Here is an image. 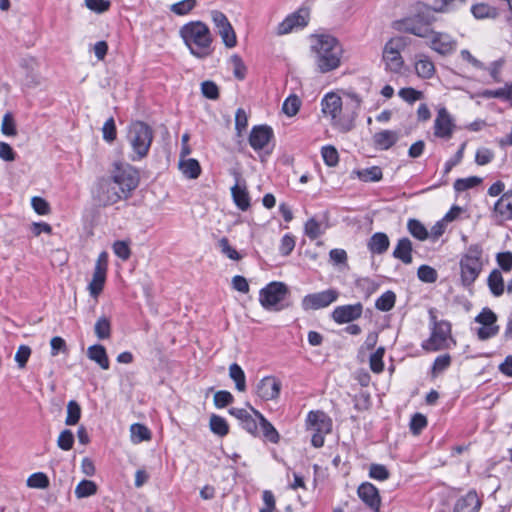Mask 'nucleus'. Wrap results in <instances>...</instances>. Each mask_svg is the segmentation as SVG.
I'll use <instances>...</instances> for the list:
<instances>
[{"mask_svg": "<svg viewBox=\"0 0 512 512\" xmlns=\"http://www.w3.org/2000/svg\"><path fill=\"white\" fill-rule=\"evenodd\" d=\"M362 99L355 93H345L341 98L334 92H329L321 100V111L330 119L332 127L342 133L351 131L355 126Z\"/></svg>", "mask_w": 512, "mask_h": 512, "instance_id": "f257e3e1", "label": "nucleus"}, {"mask_svg": "<svg viewBox=\"0 0 512 512\" xmlns=\"http://www.w3.org/2000/svg\"><path fill=\"white\" fill-rule=\"evenodd\" d=\"M180 37L190 53L197 58H205L212 52V35L209 27L201 21H191L179 30Z\"/></svg>", "mask_w": 512, "mask_h": 512, "instance_id": "f03ea898", "label": "nucleus"}, {"mask_svg": "<svg viewBox=\"0 0 512 512\" xmlns=\"http://www.w3.org/2000/svg\"><path fill=\"white\" fill-rule=\"evenodd\" d=\"M313 49L316 53V64L322 73L339 67L342 47L336 38L330 35H320L317 37Z\"/></svg>", "mask_w": 512, "mask_h": 512, "instance_id": "7ed1b4c3", "label": "nucleus"}, {"mask_svg": "<svg viewBox=\"0 0 512 512\" xmlns=\"http://www.w3.org/2000/svg\"><path fill=\"white\" fill-rule=\"evenodd\" d=\"M459 267L462 286L465 288L471 287L484 267L482 247L479 244L470 245L462 254Z\"/></svg>", "mask_w": 512, "mask_h": 512, "instance_id": "20e7f679", "label": "nucleus"}, {"mask_svg": "<svg viewBox=\"0 0 512 512\" xmlns=\"http://www.w3.org/2000/svg\"><path fill=\"white\" fill-rule=\"evenodd\" d=\"M430 336L423 341L422 348L428 352H435L450 348V344H455L451 335V324L446 320H438L434 309L429 310Z\"/></svg>", "mask_w": 512, "mask_h": 512, "instance_id": "39448f33", "label": "nucleus"}, {"mask_svg": "<svg viewBox=\"0 0 512 512\" xmlns=\"http://www.w3.org/2000/svg\"><path fill=\"white\" fill-rule=\"evenodd\" d=\"M407 39L403 36L393 37L388 40L383 48L382 60L385 64V69L392 73H400L404 60L401 52L407 47Z\"/></svg>", "mask_w": 512, "mask_h": 512, "instance_id": "423d86ee", "label": "nucleus"}, {"mask_svg": "<svg viewBox=\"0 0 512 512\" xmlns=\"http://www.w3.org/2000/svg\"><path fill=\"white\" fill-rule=\"evenodd\" d=\"M434 21L435 17L431 13L421 12L399 21L397 29L426 39L431 35V30L433 29L432 24Z\"/></svg>", "mask_w": 512, "mask_h": 512, "instance_id": "0eeeda50", "label": "nucleus"}, {"mask_svg": "<svg viewBox=\"0 0 512 512\" xmlns=\"http://www.w3.org/2000/svg\"><path fill=\"white\" fill-rule=\"evenodd\" d=\"M128 140L133 151L141 159L148 154L153 140V132L147 124L137 121L130 126Z\"/></svg>", "mask_w": 512, "mask_h": 512, "instance_id": "6e6552de", "label": "nucleus"}, {"mask_svg": "<svg viewBox=\"0 0 512 512\" xmlns=\"http://www.w3.org/2000/svg\"><path fill=\"white\" fill-rule=\"evenodd\" d=\"M307 429L313 432L311 443L315 448L324 445V437L332 431V420L323 411H310L306 419Z\"/></svg>", "mask_w": 512, "mask_h": 512, "instance_id": "1a4fd4ad", "label": "nucleus"}, {"mask_svg": "<svg viewBox=\"0 0 512 512\" xmlns=\"http://www.w3.org/2000/svg\"><path fill=\"white\" fill-rule=\"evenodd\" d=\"M288 293L287 286L282 282H271L259 292V302L268 311H279L282 309L280 303Z\"/></svg>", "mask_w": 512, "mask_h": 512, "instance_id": "9d476101", "label": "nucleus"}, {"mask_svg": "<svg viewBox=\"0 0 512 512\" xmlns=\"http://www.w3.org/2000/svg\"><path fill=\"white\" fill-rule=\"evenodd\" d=\"M112 178L117 184L119 191L122 193V197L125 199L131 195V192L135 190L139 184L138 171L131 165H116Z\"/></svg>", "mask_w": 512, "mask_h": 512, "instance_id": "9b49d317", "label": "nucleus"}, {"mask_svg": "<svg viewBox=\"0 0 512 512\" xmlns=\"http://www.w3.org/2000/svg\"><path fill=\"white\" fill-rule=\"evenodd\" d=\"M211 18L224 45L227 48L235 47L237 44L236 33L226 15L218 10H213L211 11Z\"/></svg>", "mask_w": 512, "mask_h": 512, "instance_id": "f8f14e48", "label": "nucleus"}, {"mask_svg": "<svg viewBox=\"0 0 512 512\" xmlns=\"http://www.w3.org/2000/svg\"><path fill=\"white\" fill-rule=\"evenodd\" d=\"M338 297L339 292L336 289H327L304 296L301 301V306L305 311L318 310L328 307L331 303L335 302Z\"/></svg>", "mask_w": 512, "mask_h": 512, "instance_id": "ddd939ff", "label": "nucleus"}, {"mask_svg": "<svg viewBox=\"0 0 512 512\" xmlns=\"http://www.w3.org/2000/svg\"><path fill=\"white\" fill-rule=\"evenodd\" d=\"M475 322L481 324L477 329V337L482 341L496 336L499 332V326L496 324L497 315L490 308H483L475 317Z\"/></svg>", "mask_w": 512, "mask_h": 512, "instance_id": "4468645a", "label": "nucleus"}, {"mask_svg": "<svg viewBox=\"0 0 512 512\" xmlns=\"http://www.w3.org/2000/svg\"><path fill=\"white\" fill-rule=\"evenodd\" d=\"M309 10L307 8H300L297 11L289 14L276 28L278 36L289 34L295 30L302 29L308 25Z\"/></svg>", "mask_w": 512, "mask_h": 512, "instance_id": "2eb2a0df", "label": "nucleus"}, {"mask_svg": "<svg viewBox=\"0 0 512 512\" xmlns=\"http://www.w3.org/2000/svg\"><path fill=\"white\" fill-rule=\"evenodd\" d=\"M97 198L104 206L113 205L118 201L125 199L122 197V193L119 191L117 184L114 182L112 177L102 178L98 181Z\"/></svg>", "mask_w": 512, "mask_h": 512, "instance_id": "dca6fc26", "label": "nucleus"}, {"mask_svg": "<svg viewBox=\"0 0 512 512\" xmlns=\"http://www.w3.org/2000/svg\"><path fill=\"white\" fill-rule=\"evenodd\" d=\"M428 46L440 55H449L456 50L457 41L448 33L431 30Z\"/></svg>", "mask_w": 512, "mask_h": 512, "instance_id": "f3484780", "label": "nucleus"}, {"mask_svg": "<svg viewBox=\"0 0 512 512\" xmlns=\"http://www.w3.org/2000/svg\"><path fill=\"white\" fill-rule=\"evenodd\" d=\"M455 124L446 108L438 109L434 120V135L442 139H450L453 135Z\"/></svg>", "mask_w": 512, "mask_h": 512, "instance_id": "a211bd4d", "label": "nucleus"}, {"mask_svg": "<svg viewBox=\"0 0 512 512\" xmlns=\"http://www.w3.org/2000/svg\"><path fill=\"white\" fill-rule=\"evenodd\" d=\"M363 313V305L358 302L356 304L337 306L331 313V318L338 324L350 323L361 317Z\"/></svg>", "mask_w": 512, "mask_h": 512, "instance_id": "6ab92c4d", "label": "nucleus"}, {"mask_svg": "<svg viewBox=\"0 0 512 512\" xmlns=\"http://www.w3.org/2000/svg\"><path fill=\"white\" fill-rule=\"evenodd\" d=\"M273 137V130L267 125L254 126L249 135V144L255 151L264 149Z\"/></svg>", "mask_w": 512, "mask_h": 512, "instance_id": "aec40b11", "label": "nucleus"}, {"mask_svg": "<svg viewBox=\"0 0 512 512\" xmlns=\"http://www.w3.org/2000/svg\"><path fill=\"white\" fill-rule=\"evenodd\" d=\"M281 389V382L273 377L267 376L261 379L257 385V394L258 396L265 400H273L279 396Z\"/></svg>", "mask_w": 512, "mask_h": 512, "instance_id": "412c9836", "label": "nucleus"}, {"mask_svg": "<svg viewBox=\"0 0 512 512\" xmlns=\"http://www.w3.org/2000/svg\"><path fill=\"white\" fill-rule=\"evenodd\" d=\"M359 498L374 512H380V495L378 489L371 483H362L357 490Z\"/></svg>", "mask_w": 512, "mask_h": 512, "instance_id": "4be33fe9", "label": "nucleus"}, {"mask_svg": "<svg viewBox=\"0 0 512 512\" xmlns=\"http://www.w3.org/2000/svg\"><path fill=\"white\" fill-rule=\"evenodd\" d=\"M399 139L400 132L396 130H381L372 137L373 145L378 150L390 149Z\"/></svg>", "mask_w": 512, "mask_h": 512, "instance_id": "5701e85b", "label": "nucleus"}, {"mask_svg": "<svg viewBox=\"0 0 512 512\" xmlns=\"http://www.w3.org/2000/svg\"><path fill=\"white\" fill-rule=\"evenodd\" d=\"M481 507V501L475 491H469L464 496L457 499L454 504L453 512H478Z\"/></svg>", "mask_w": 512, "mask_h": 512, "instance_id": "b1692460", "label": "nucleus"}, {"mask_svg": "<svg viewBox=\"0 0 512 512\" xmlns=\"http://www.w3.org/2000/svg\"><path fill=\"white\" fill-rule=\"evenodd\" d=\"M494 212L502 221L512 219V190L505 192L495 203Z\"/></svg>", "mask_w": 512, "mask_h": 512, "instance_id": "393cba45", "label": "nucleus"}, {"mask_svg": "<svg viewBox=\"0 0 512 512\" xmlns=\"http://www.w3.org/2000/svg\"><path fill=\"white\" fill-rule=\"evenodd\" d=\"M231 194L235 205L242 211L250 207V196L245 183L241 185L237 179L236 184L231 188Z\"/></svg>", "mask_w": 512, "mask_h": 512, "instance_id": "a878e982", "label": "nucleus"}, {"mask_svg": "<svg viewBox=\"0 0 512 512\" xmlns=\"http://www.w3.org/2000/svg\"><path fill=\"white\" fill-rule=\"evenodd\" d=\"M412 242L404 237L399 239L394 251L393 257L401 260L404 264L412 263Z\"/></svg>", "mask_w": 512, "mask_h": 512, "instance_id": "bb28decb", "label": "nucleus"}, {"mask_svg": "<svg viewBox=\"0 0 512 512\" xmlns=\"http://www.w3.org/2000/svg\"><path fill=\"white\" fill-rule=\"evenodd\" d=\"M87 356L90 360L97 363L103 370L109 369V359L106 349L103 345L95 344L87 349Z\"/></svg>", "mask_w": 512, "mask_h": 512, "instance_id": "cd10ccee", "label": "nucleus"}, {"mask_svg": "<svg viewBox=\"0 0 512 512\" xmlns=\"http://www.w3.org/2000/svg\"><path fill=\"white\" fill-rule=\"evenodd\" d=\"M470 11L477 20L495 19L499 14L496 7L484 2L473 4Z\"/></svg>", "mask_w": 512, "mask_h": 512, "instance_id": "c85d7f7f", "label": "nucleus"}, {"mask_svg": "<svg viewBox=\"0 0 512 512\" xmlns=\"http://www.w3.org/2000/svg\"><path fill=\"white\" fill-rule=\"evenodd\" d=\"M178 167L188 179H196L201 174V166L194 158L179 159Z\"/></svg>", "mask_w": 512, "mask_h": 512, "instance_id": "c756f323", "label": "nucleus"}, {"mask_svg": "<svg viewBox=\"0 0 512 512\" xmlns=\"http://www.w3.org/2000/svg\"><path fill=\"white\" fill-rule=\"evenodd\" d=\"M389 238L385 233L377 232L368 242L369 250L374 254H383L389 248Z\"/></svg>", "mask_w": 512, "mask_h": 512, "instance_id": "7c9ffc66", "label": "nucleus"}, {"mask_svg": "<svg viewBox=\"0 0 512 512\" xmlns=\"http://www.w3.org/2000/svg\"><path fill=\"white\" fill-rule=\"evenodd\" d=\"M252 411L259 420V426L264 437L272 443H277L279 441V434L274 426L259 411L255 409H252Z\"/></svg>", "mask_w": 512, "mask_h": 512, "instance_id": "2f4dec72", "label": "nucleus"}, {"mask_svg": "<svg viewBox=\"0 0 512 512\" xmlns=\"http://www.w3.org/2000/svg\"><path fill=\"white\" fill-rule=\"evenodd\" d=\"M415 71L419 77L429 79L435 73V66L428 56L421 55L415 62Z\"/></svg>", "mask_w": 512, "mask_h": 512, "instance_id": "473e14b6", "label": "nucleus"}, {"mask_svg": "<svg viewBox=\"0 0 512 512\" xmlns=\"http://www.w3.org/2000/svg\"><path fill=\"white\" fill-rule=\"evenodd\" d=\"M487 284L493 296L499 297L504 293V279L498 269H493L487 279Z\"/></svg>", "mask_w": 512, "mask_h": 512, "instance_id": "72a5a7b5", "label": "nucleus"}, {"mask_svg": "<svg viewBox=\"0 0 512 512\" xmlns=\"http://www.w3.org/2000/svg\"><path fill=\"white\" fill-rule=\"evenodd\" d=\"M106 273L99 268L94 269L92 279L88 285V290L92 297L97 298L102 292L106 281Z\"/></svg>", "mask_w": 512, "mask_h": 512, "instance_id": "f704fd0d", "label": "nucleus"}, {"mask_svg": "<svg viewBox=\"0 0 512 512\" xmlns=\"http://www.w3.org/2000/svg\"><path fill=\"white\" fill-rule=\"evenodd\" d=\"M435 3L437 5L435 8L436 12L452 13L465 7L468 3V0H436Z\"/></svg>", "mask_w": 512, "mask_h": 512, "instance_id": "c9c22d12", "label": "nucleus"}, {"mask_svg": "<svg viewBox=\"0 0 512 512\" xmlns=\"http://www.w3.org/2000/svg\"><path fill=\"white\" fill-rule=\"evenodd\" d=\"M229 377L235 382V388L239 392H244L246 390L245 373L237 363H232L229 366Z\"/></svg>", "mask_w": 512, "mask_h": 512, "instance_id": "e433bc0d", "label": "nucleus"}, {"mask_svg": "<svg viewBox=\"0 0 512 512\" xmlns=\"http://www.w3.org/2000/svg\"><path fill=\"white\" fill-rule=\"evenodd\" d=\"M363 182H378L382 179V169L378 166L360 169L354 172Z\"/></svg>", "mask_w": 512, "mask_h": 512, "instance_id": "4c0bfd02", "label": "nucleus"}, {"mask_svg": "<svg viewBox=\"0 0 512 512\" xmlns=\"http://www.w3.org/2000/svg\"><path fill=\"white\" fill-rule=\"evenodd\" d=\"M98 487L94 481L82 480L75 488V495L78 499L86 498L97 493Z\"/></svg>", "mask_w": 512, "mask_h": 512, "instance_id": "58836bf2", "label": "nucleus"}, {"mask_svg": "<svg viewBox=\"0 0 512 512\" xmlns=\"http://www.w3.org/2000/svg\"><path fill=\"white\" fill-rule=\"evenodd\" d=\"M209 426L211 431L220 437L226 436L229 432L226 419L216 414L210 417Z\"/></svg>", "mask_w": 512, "mask_h": 512, "instance_id": "ea45409f", "label": "nucleus"}, {"mask_svg": "<svg viewBox=\"0 0 512 512\" xmlns=\"http://www.w3.org/2000/svg\"><path fill=\"white\" fill-rule=\"evenodd\" d=\"M94 332L98 339L104 340L111 336V321L107 316H101L94 325Z\"/></svg>", "mask_w": 512, "mask_h": 512, "instance_id": "a19ab883", "label": "nucleus"}, {"mask_svg": "<svg viewBox=\"0 0 512 512\" xmlns=\"http://www.w3.org/2000/svg\"><path fill=\"white\" fill-rule=\"evenodd\" d=\"M409 233L420 241H424L429 237L426 227L417 219H409L407 223Z\"/></svg>", "mask_w": 512, "mask_h": 512, "instance_id": "79ce46f5", "label": "nucleus"}, {"mask_svg": "<svg viewBox=\"0 0 512 512\" xmlns=\"http://www.w3.org/2000/svg\"><path fill=\"white\" fill-rule=\"evenodd\" d=\"M131 432V440L133 443H140L142 441L150 440L151 432L150 430L143 424L135 423L130 427Z\"/></svg>", "mask_w": 512, "mask_h": 512, "instance_id": "37998d69", "label": "nucleus"}, {"mask_svg": "<svg viewBox=\"0 0 512 512\" xmlns=\"http://www.w3.org/2000/svg\"><path fill=\"white\" fill-rule=\"evenodd\" d=\"M395 301V293L392 291H386L376 300L375 307L380 311L388 312L394 307Z\"/></svg>", "mask_w": 512, "mask_h": 512, "instance_id": "c03bdc74", "label": "nucleus"}, {"mask_svg": "<svg viewBox=\"0 0 512 512\" xmlns=\"http://www.w3.org/2000/svg\"><path fill=\"white\" fill-rule=\"evenodd\" d=\"M81 417V407L80 405L75 401L71 400L67 404V416L65 419L66 425L72 426L76 425Z\"/></svg>", "mask_w": 512, "mask_h": 512, "instance_id": "a18cd8bd", "label": "nucleus"}, {"mask_svg": "<svg viewBox=\"0 0 512 512\" xmlns=\"http://www.w3.org/2000/svg\"><path fill=\"white\" fill-rule=\"evenodd\" d=\"M301 106V100L295 94L288 96L282 106V111L289 117L295 116Z\"/></svg>", "mask_w": 512, "mask_h": 512, "instance_id": "49530a36", "label": "nucleus"}, {"mask_svg": "<svg viewBox=\"0 0 512 512\" xmlns=\"http://www.w3.org/2000/svg\"><path fill=\"white\" fill-rule=\"evenodd\" d=\"M385 354V348L379 347L371 354L369 359L370 369L374 373H381L384 369L383 357Z\"/></svg>", "mask_w": 512, "mask_h": 512, "instance_id": "de8ad7c7", "label": "nucleus"}, {"mask_svg": "<svg viewBox=\"0 0 512 512\" xmlns=\"http://www.w3.org/2000/svg\"><path fill=\"white\" fill-rule=\"evenodd\" d=\"M482 182V179L477 176H471L467 178H459L454 182V189L457 192H463L468 189L478 186Z\"/></svg>", "mask_w": 512, "mask_h": 512, "instance_id": "09e8293b", "label": "nucleus"}, {"mask_svg": "<svg viewBox=\"0 0 512 512\" xmlns=\"http://www.w3.org/2000/svg\"><path fill=\"white\" fill-rule=\"evenodd\" d=\"M197 4L196 0H182L171 5L170 10L176 15L184 16L191 12Z\"/></svg>", "mask_w": 512, "mask_h": 512, "instance_id": "8fccbe9b", "label": "nucleus"}, {"mask_svg": "<svg viewBox=\"0 0 512 512\" xmlns=\"http://www.w3.org/2000/svg\"><path fill=\"white\" fill-rule=\"evenodd\" d=\"M418 278L424 283H434L437 281V271L429 265H421L417 271Z\"/></svg>", "mask_w": 512, "mask_h": 512, "instance_id": "3c124183", "label": "nucleus"}, {"mask_svg": "<svg viewBox=\"0 0 512 512\" xmlns=\"http://www.w3.org/2000/svg\"><path fill=\"white\" fill-rule=\"evenodd\" d=\"M27 486L30 488L45 489L49 486V479L46 474L37 472L29 476Z\"/></svg>", "mask_w": 512, "mask_h": 512, "instance_id": "603ef678", "label": "nucleus"}, {"mask_svg": "<svg viewBox=\"0 0 512 512\" xmlns=\"http://www.w3.org/2000/svg\"><path fill=\"white\" fill-rule=\"evenodd\" d=\"M483 95L487 98H500L512 101V84H507L495 90H487Z\"/></svg>", "mask_w": 512, "mask_h": 512, "instance_id": "864d4df0", "label": "nucleus"}, {"mask_svg": "<svg viewBox=\"0 0 512 512\" xmlns=\"http://www.w3.org/2000/svg\"><path fill=\"white\" fill-rule=\"evenodd\" d=\"M451 365V357L449 354L438 356L432 366V375L435 377L445 371Z\"/></svg>", "mask_w": 512, "mask_h": 512, "instance_id": "5fc2aeb1", "label": "nucleus"}, {"mask_svg": "<svg viewBox=\"0 0 512 512\" xmlns=\"http://www.w3.org/2000/svg\"><path fill=\"white\" fill-rule=\"evenodd\" d=\"M305 234L312 240L317 239L323 234L321 223L311 218L305 223Z\"/></svg>", "mask_w": 512, "mask_h": 512, "instance_id": "6e6d98bb", "label": "nucleus"}, {"mask_svg": "<svg viewBox=\"0 0 512 512\" xmlns=\"http://www.w3.org/2000/svg\"><path fill=\"white\" fill-rule=\"evenodd\" d=\"M230 63L233 67L234 76L239 80H243L246 76L247 69L241 57L236 54L232 55L230 58Z\"/></svg>", "mask_w": 512, "mask_h": 512, "instance_id": "4d7b16f0", "label": "nucleus"}, {"mask_svg": "<svg viewBox=\"0 0 512 512\" xmlns=\"http://www.w3.org/2000/svg\"><path fill=\"white\" fill-rule=\"evenodd\" d=\"M73 443L74 435L69 429L63 430L57 439L58 447L64 451L70 450L73 447Z\"/></svg>", "mask_w": 512, "mask_h": 512, "instance_id": "13d9d810", "label": "nucleus"}, {"mask_svg": "<svg viewBox=\"0 0 512 512\" xmlns=\"http://www.w3.org/2000/svg\"><path fill=\"white\" fill-rule=\"evenodd\" d=\"M321 154L326 165L334 167L338 164L339 155L337 150L333 146L323 147Z\"/></svg>", "mask_w": 512, "mask_h": 512, "instance_id": "bf43d9fd", "label": "nucleus"}, {"mask_svg": "<svg viewBox=\"0 0 512 512\" xmlns=\"http://www.w3.org/2000/svg\"><path fill=\"white\" fill-rule=\"evenodd\" d=\"M398 95L400 98H402L404 101H406L410 104L423 98L422 92L418 91L412 87L400 89L398 92Z\"/></svg>", "mask_w": 512, "mask_h": 512, "instance_id": "052dcab7", "label": "nucleus"}, {"mask_svg": "<svg viewBox=\"0 0 512 512\" xmlns=\"http://www.w3.org/2000/svg\"><path fill=\"white\" fill-rule=\"evenodd\" d=\"M31 353H32V351L29 346H27V345L19 346V348L17 349L16 354H15V361L20 369H23L26 366V364L31 356Z\"/></svg>", "mask_w": 512, "mask_h": 512, "instance_id": "680f3d73", "label": "nucleus"}, {"mask_svg": "<svg viewBox=\"0 0 512 512\" xmlns=\"http://www.w3.org/2000/svg\"><path fill=\"white\" fill-rule=\"evenodd\" d=\"M1 131L6 136H15L17 134L15 121L11 113H6L3 116Z\"/></svg>", "mask_w": 512, "mask_h": 512, "instance_id": "e2e57ef3", "label": "nucleus"}, {"mask_svg": "<svg viewBox=\"0 0 512 512\" xmlns=\"http://www.w3.org/2000/svg\"><path fill=\"white\" fill-rule=\"evenodd\" d=\"M103 139L109 143L113 142L116 139L117 132L115 121L113 117H110L106 120L102 127Z\"/></svg>", "mask_w": 512, "mask_h": 512, "instance_id": "0e129e2a", "label": "nucleus"}, {"mask_svg": "<svg viewBox=\"0 0 512 512\" xmlns=\"http://www.w3.org/2000/svg\"><path fill=\"white\" fill-rule=\"evenodd\" d=\"M234 400L233 395L226 390L217 391L214 395V404L217 408H224Z\"/></svg>", "mask_w": 512, "mask_h": 512, "instance_id": "69168bd1", "label": "nucleus"}, {"mask_svg": "<svg viewBox=\"0 0 512 512\" xmlns=\"http://www.w3.org/2000/svg\"><path fill=\"white\" fill-rule=\"evenodd\" d=\"M427 426V419L423 414L416 413L410 421V430L413 434H419Z\"/></svg>", "mask_w": 512, "mask_h": 512, "instance_id": "338daca9", "label": "nucleus"}, {"mask_svg": "<svg viewBox=\"0 0 512 512\" xmlns=\"http://www.w3.org/2000/svg\"><path fill=\"white\" fill-rule=\"evenodd\" d=\"M496 261L498 266L504 272H510L512 270V252H500L496 255Z\"/></svg>", "mask_w": 512, "mask_h": 512, "instance_id": "774afa93", "label": "nucleus"}]
</instances>
